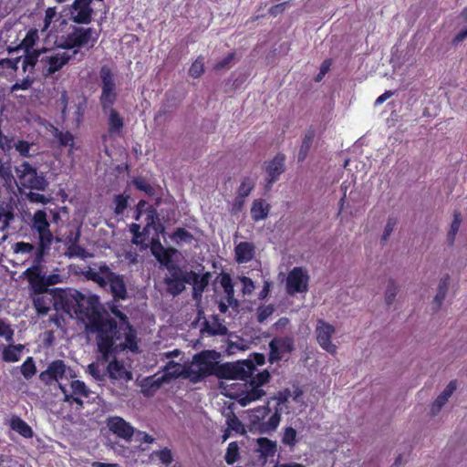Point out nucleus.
<instances>
[{
	"label": "nucleus",
	"mask_w": 467,
	"mask_h": 467,
	"mask_svg": "<svg viewBox=\"0 0 467 467\" xmlns=\"http://www.w3.org/2000/svg\"><path fill=\"white\" fill-rule=\"evenodd\" d=\"M97 346L101 359L109 364L106 368L109 377L113 380L128 382L131 373L124 364L117 359V355L125 349L135 352L138 349L136 335L126 327L124 337L118 334L115 324L99 321L95 325Z\"/></svg>",
	"instance_id": "obj_1"
},
{
	"label": "nucleus",
	"mask_w": 467,
	"mask_h": 467,
	"mask_svg": "<svg viewBox=\"0 0 467 467\" xmlns=\"http://www.w3.org/2000/svg\"><path fill=\"white\" fill-rule=\"evenodd\" d=\"M216 370L215 352L203 351L196 354L192 361L186 365V379L197 383L214 374Z\"/></svg>",
	"instance_id": "obj_5"
},
{
	"label": "nucleus",
	"mask_w": 467,
	"mask_h": 467,
	"mask_svg": "<svg viewBox=\"0 0 467 467\" xmlns=\"http://www.w3.org/2000/svg\"><path fill=\"white\" fill-rule=\"evenodd\" d=\"M254 187V182L250 178H244L237 190V195L246 198Z\"/></svg>",
	"instance_id": "obj_48"
},
{
	"label": "nucleus",
	"mask_w": 467,
	"mask_h": 467,
	"mask_svg": "<svg viewBox=\"0 0 467 467\" xmlns=\"http://www.w3.org/2000/svg\"><path fill=\"white\" fill-rule=\"evenodd\" d=\"M269 346L274 352H291L294 348V339L291 337H275Z\"/></svg>",
	"instance_id": "obj_31"
},
{
	"label": "nucleus",
	"mask_w": 467,
	"mask_h": 467,
	"mask_svg": "<svg viewBox=\"0 0 467 467\" xmlns=\"http://www.w3.org/2000/svg\"><path fill=\"white\" fill-rule=\"evenodd\" d=\"M41 261L42 260L37 262L36 256L34 260V265L31 267L27 268L25 272V275L30 285V289L34 294L43 293L45 274L42 273V270L39 266Z\"/></svg>",
	"instance_id": "obj_17"
},
{
	"label": "nucleus",
	"mask_w": 467,
	"mask_h": 467,
	"mask_svg": "<svg viewBox=\"0 0 467 467\" xmlns=\"http://www.w3.org/2000/svg\"><path fill=\"white\" fill-rule=\"evenodd\" d=\"M211 274L206 272L202 275L193 271H189L187 284L192 285V297L194 300L199 301L204 289L209 285Z\"/></svg>",
	"instance_id": "obj_18"
},
{
	"label": "nucleus",
	"mask_w": 467,
	"mask_h": 467,
	"mask_svg": "<svg viewBox=\"0 0 467 467\" xmlns=\"http://www.w3.org/2000/svg\"><path fill=\"white\" fill-rule=\"evenodd\" d=\"M165 284L167 291L172 296H177L184 290L187 283L182 280L165 279Z\"/></svg>",
	"instance_id": "obj_41"
},
{
	"label": "nucleus",
	"mask_w": 467,
	"mask_h": 467,
	"mask_svg": "<svg viewBox=\"0 0 467 467\" xmlns=\"http://www.w3.org/2000/svg\"><path fill=\"white\" fill-rule=\"evenodd\" d=\"M106 425L109 431L125 441H130L135 433V429L130 423L119 416L109 417Z\"/></svg>",
	"instance_id": "obj_14"
},
{
	"label": "nucleus",
	"mask_w": 467,
	"mask_h": 467,
	"mask_svg": "<svg viewBox=\"0 0 467 467\" xmlns=\"http://www.w3.org/2000/svg\"><path fill=\"white\" fill-rule=\"evenodd\" d=\"M57 7H48L46 10L45 17H44V26L42 27V31H46L49 27V26L51 25V23L57 16Z\"/></svg>",
	"instance_id": "obj_61"
},
{
	"label": "nucleus",
	"mask_w": 467,
	"mask_h": 467,
	"mask_svg": "<svg viewBox=\"0 0 467 467\" xmlns=\"http://www.w3.org/2000/svg\"><path fill=\"white\" fill-rule=\"evenodd\" d=\"M35 295L36 296L33 298V303L37 314L42 316L47 315L53 304V297L45 293Z\"/></svg>",
	"instance_id": "obj_27"
},
{
	"label": "nucleus",
	"mask_w": 467,
	"mask_h": 467,
	"mask_svg": "<svg viewBox=\"0 0 467 467\" xmlns=\"http://www.w3.org/2000/svg\"><path fill=\"white\" fill-rule=\"evenodd\" d=\"M23 349V345H10L4 348L3 359L5 362H16L21 358Z\"/></svg>",
	"instance_id": "obj_35"
},
{
	"label": "nucleus",
	"mask_w": 467,
	"mask_h": 467,
	"mask_svg": "<svg viewBox=\"0 0 467 467\" xmlns=\"http://www.w3.org/2000/svg\"><path fill=\"white\" fill-rule=\"evenodd\" d=\"M171 240L177 244L179 243H191L193 236L191 233L183 228H178L171 236Z\"/></svg>",
	"instance_id": "obj_43"
},
{
	"label": "nucleus",
	"mask_w": 467,
	"mask_h": 467,
	"mask_svg": "<svg viewBox=\"0 0 467 467\" xmlns=\"http://www.w3.org/2000/svg\"><path fill=\"white\" fill-rule=\"evenodd\" d=\"M302 395V391L299 389H296L293 394L285 389L279 392L277 396L274 398L276 401V407L275 412L268 417L270 410L268 407H259L251 411L250 420L253 425L257 426L262 432H269L275 431L281 420V414L283 412H288L287 402L290 397L295 401H297L298 398Z\"/></svg>",
	"instance_id": "obj_3"
},
{
	"label": "nucleus",
	"mask_w": 467,
	"mask_h": 467,
	"mask_svg": "<svg viewBox=\"0 0 467 467\" xmlns=\"http://www.w3.org/2000/svg\"><path fill=\"white\" fill-rule=\"evenodd\" d=\"M39 71L45 78L52 77L61 70L70 59L72 55L66 48L37 49Z\"/></svg>",
	"instance_id": "obj_4"
},
{
	"label": "nucleus",
	"mask_w": 467,
	"mask_h": 467,
	"mask_svg": "<svg viewBox=\"0 0 467 467\" xmlns=\"http://www.w3.org/2000/svg\"><path fill=\"white\" fill-rule=\"evenodd\" d=\"M234 255L238 264L248 263L255 255V246L250 242H241L234 248Z\"/></svg>",
	"instance_id": "obj_22"
},
{
	"label": "nucleus",
	"mask_w": 467,
	"mask_h": 467,
	"mask_svg": "<svg viewBox=\"0 0 467 467\" xmlns=\"http://www.w3.org/2000/svg\"><path fill=\"white\" fill-rule=\"evenodd\" d=\"M59 389L64 395L63 400L72 405L76 403L79 408L83 407L81 398H88L90 394V389L87 385L78 379L71 380L69 386L65 383H59Z\"/></svg>",
	"instance_id": "obj_11"
},
{
	"label": "nucleus",
	"mask_w": 467,
	"mask_h": 467,
	"mask_svg": "<svg viewBox=\"0 0 467 467\" xmlns=\"http://www.w3.org/2000/svg\"><path fill=\"white\" fill-rule=\"evenodd\" d=\"M74 378H76L75 371L60 359L52 361L39 375L40 380L46 385H51L54 382L63 383L64 379L68 380Z\"/></svg>",
	"instance_id": "obj_9"
},
{
	"label": "nucleus",
	"mask_w": 467,
	"mask_h": 467,
	"mask_svg": "<svg viewBox=\"0 0 467 467\" xmlns=\"http://www.w3.org/2000/svg\"><path fill=\"white\" fill-rule=\"evenodd\" d=\"M20 183L25 188L45 191L48 183L44 176L38 175L35 168L24 161L16 168Z\"/></svg>",
	"instance_id": "obj_10"
},
{
	"label": "nucleus",
	"mask_w": 467,
	"mask_h": 467,
	"mask_svg": "<svg viewBox=\"0 0 467 467\" xmlns=\"http://www.w3.org/2000/svg\"><path fill=\"white\" fill-rule=\"evenodd\" d=\"M91 0H75L70 9V19L78 24L91 22L93 9Z\"/></svg>",
	"instance_id": "obj_15"
},
{
	"label": "nucleus",
	"mask_w": 467,
	"mask_h": 467,
	"mask_svg": "<svg viewBox=\"0 0 467 467\" xmlns=\"http://www.w3.org/2000/svg\"><path fill=\"white\" fill-rule=\"evenodd\" d=\"M107 285L109 286L110 292L115 300H124L127 298V287L124 277L110 270L107 279Z\"/></svg>",
	"instance_id": "obj_19"
},
{
	"label": "nucleus",
	"mask_w": 467,
	"mask_h": 467,
	"mask_svg": "<svg viewBox=\"0 0 467 467\" xmlns=\"http://www.w3.org/2000/svg\"><path fill=\"white\" fill-rule=\"evenodd\" d=\"M270 206L262 199L254 200L251 207V217L254 221L264 220L268 216Z\"/></svg>",
	"instance_id": "obj_29"
},
{
	"label": "nucleus",
	"mask_w": 467,
	"mask_h": 467,
	"mask_svg": "<svg viewBox=\"0 0 467 467\" xmlns=\"http://www.w3.org/2000/svg\"><path fill=\"white\" fill-rule=\"evenodd\" d=\"M73 299L76 301L78 307H80L84 302H87L93 311L96 310L97 305L99 304V297L97 296H88V297H85L78 293L77 296H74Z\"/></svg>",
	"instance_id": "obj_47"
},
{
	"label": "nucleus",
	"mask_w": 467,
	"mask_h": 467,
	"mask_svg": "<svg viewBox=\"0 0 467 467\" xmlns=\"http://www.w3.org/2000/svg\"><path fill=\"white\" fill-rule=\"evenodd\" d=\"M0 178L3 180L4 184L10 187L15 182V178L8 163H4L0 160Z\"/></svg>",
	"instance_id": "obj_38"
},
{
	"label": "nucleus",
	"mask_w": 467,
	"mask_h": 467,
	"mask_svg": "<svg viewBox=\"0 0 467 467\" xmlns=\"http://www.w3.org/2000/svg\"><path fill=\"white\" fill-rule=\"evenodd\" d=\"M315 138V131L313 130H309L306 132L302 144L300 146L299 151H298V161H303L306 160L309 150L312 146L313 140Z\"/></svg>",
	"instance_id": "obj_37"
},
{
	"label": "nucleus",
	"mask_w": 467,
	"mask_h": 467,
	"mask_svg": "<svg viewBox=\"0 0 467 467\" xmlns=\"http://www.w3.org/2000/svg\"><path fill=\"white\" fill-rule=\"evenodd\" d=\"M50 223L45 211H36L32 218V229L38 234V246L36 249V261L42 260L44 254L49 250L54 235L49 229Z\"/></svg>",
	"instance_id": "obj_6"
},
{
	"label": "nucleus",
	"mask_w": 467,
	"mask_h": 467,
	"mask_svg": "<svg viewBox=\"0 0 467 467\" xmlns=\"http://www.w3.org/2000/svg\"><path fill=\"white\" fill-rule=\"evenodd\" d=\"M55 138L57 140L59 144L64 147H70L69 152H71L74 146V136L70 132L56 131Z\"/></svg>",
	"instance_id": "obj_44"
},
{
	"label": "nucleus",
	"mask_w": 467,
	"mask_h": 467,
	"mask_svg": "<svg viewBox=\"0 0 467 467\" xmlns=\"http://www.w3.org/2000/svg\"><path fill=\"white\" fill-rule=\"evenodd\" d=\"M240 283L242 284V292L244 295H251L254 290V284L253 280L246 276L239 277Z\"/></svg>",
	"instance_id": "obj_62"
},
{
	"label": "nucleus",
	"mask_w": 467,
	"mask_h": 467,
	"mask_svg": "<svg viewBox=\"0 0 467 467\" xmlns=\"http://www.w3.org/2000/svg\"><path fill=\"white\" fill-rule=\"evenodd\" d=\"M462 223V217L460 213H455L453 215V221L451 224L450 231L448 233V239L451 243H452L455 239V236L459 231L460 225Z\"/></svg>",
	"instance_id": "obj_53"
},
{
	"label": "nucleus",
	"mask_w": 467,
	"mask_h": 467,
	"mask_svg": "<svg viewBox=\"0 0 467 467\" xmlns=\"http://www.w3.org/2000/svg\"><path fill=\"white\" fill-rule=\"evenodd\" d=\"M38 40V33L37 30H30L27 32L26 37L23 39L21 46L26 50V53L30 48L35 46L36 42Z\"/></svg>",
	"instance_id": "obj_52"
},
{
	"label": "nucleus",
	"mask_w": 467,
	"mask_h": 467,
	"mask_svg": "<svg viewBox=\"0 0 467 467\" xmlns=\"http://www.w3.org/2000/svg\"><path fill=\"white\" fill-rule=\"evenodd\" d=\"M36 366L33 358L28 357L21 366V373L26 379H30L36 374Z\"/></svg>",
	"instance_id": "obj_50"
},
{
	"label": "nucleus",
	"mask_w": 467,
	"mask_h": 467,
	"mask_svg": "<svg viewBox=\"0 0 467 467\" xmlns=\"http://www.w3.org/2000/svg\"><path fill=\"white\" fill-rule=\"evenodd\" d=\"M202 333H206L209 336H223L228 332L227 327L220 321L217 316H213L210 319L204 322Z\"/></svg>",
	"instance_id": "obj_25"
},
{
	"label": "nucleus",
	"mask_w": 467,
	"mask_h": 467,
	"mask_svg": "<svg viewBox=\"0 0 467 467\" xmlns=\"http://www.w3.org/2000/svg\"><path fill=\"white\" fill-rule=\"evenodd\" d=\"M152 456L157 457L158 460L166 466L170 465L173 461L172 453L171 450L167 448L153 451Z\"/></svg>",
	"instance_id": "obj_51"
},
{
	"label": "nucleus",
	"mask_w": 467,
	"mask_h": 467,
	"mask_svg": "<svg viewBox=\"0 0 467 467\" xmlns=\"http://www.w3.org/2000/svg\"><path fill=\"white\" fill-rule=\"evenodd\" d=\"M309 275L302 267H294L287 275L285 288L289 296L306 293L308 290Z\"/></svg>",
	"instance_id": "obj_13"
},
{
	"label": "nucleus",
	"mask_w": 467,
	"mask_h": 467,
	"mask_svg": "<svg viewBox=\"0 0 467 467\" xmlns=\"http://www.w3.org/2000/svg\"><path fill=\"white\" fill-rule=\"evenodd\" d=\"M14 147L16 150V151L23 157H31L34 155V153L31 152L34 148V144L29 143L26 140L15 141Z\"/></svg>",
	"instance_id": "obj_42"
},
{
	"label": "nucleus",
	"mask_w": 467,
	"mask_h": 467,
	"mask_svg": "<svg viewBox=\"0 0 467 467\" xmlns=\"http://www.w3.org/2000/svg\"><path fill=\"white\" fill-rule=\"evenodd\" d=\"M104 114L108 116V127L110 134H120L124 127L123 118L111 106L109 109H102Z\"/></svg>",
	"instance_id": "obj_23"
},
{
	"label": "nucleus",
	"mask_w": 467,
	"mask_h": 467,
	"mask_svg": "<svg viewBox=\"0 0 467 467\" xmlns=\"http://www.w3.org/2000/svg\"><path fill=\"white\" fill-rule=\"evenodd\" d=\"M64 278V275H60L58 271H56L49 275L45 274L43 293H46L47 291L48 286L63 283Z\"/></svg>",
	"instance_id": "obj_40"
},
{
	"label": "nucleus",
	"mask_w": 467,
	"mask_h": 467,
	"mask_svg": "<svg viewBox=\"0 0 467 467\" xmlns=\"http://www.w3.org/2000/svg\"><path fill=\"white\" fill-rule=\"evenodd\" d=\"M221 285L227 297V302L231 306H237V300L234 298V289L232 283V278L229 275L222 276Z\"/></svg>",
	"instance_id": "obj_36"
},
{
	"label": "nucleus",
	"mask_w": 467,
	"mask_h": 467,
	"mask_svg": "<svg viewBox=\"0 0 467 467\" xmlns=\"http://www.w3.org/2000/svg\"><path fill=\"white\" fill-rule=\"evenodd\" d=\"M449 285H450L449 275H444L443 277L441 278L439 285H438L437 294L434 296L433 302H432V307L435 311L439 310L440 307L441 306V305L446 297V295H447V292L449 289Z\"/></svg>",
	"instance_id": "obj_28"
},
{
	"label": "nucleus",
	"mask_w": 467,
	"mask_h": 467,
	"mask_svg": "<svg viewBox=\"0 0 467 467\" xmlns=\"http://www.w3.org/2000/svg\"><path fill=\"white\" fill-rule=\"evenodd\" d=\"M36 249L32 244L25 242H17L12 245L13 252L22 255H27L33 252L36 254Z\"/></svg>",
	"instance_id": "obj_39"
},
{
	"label": "nucleus",
	"mask_w": 467,
	"mask_h": 467,
	"mask_svg": "<svg viewBox=\"0 0 467 467\" xmlns=\"http://www.w3.org/2000/svg\"><path fill=\"white\" fill-rule=\"evenodd\" d=\"M99 78L101 80V95L99 98V103L101 105V109H109L114 105L118 97L115 77L109 67L102 66L99 70Z\"/></svg>",
	"instance_id": "obj_8"
},
{
	"label": "nucleus",
	"mask_w": 467,
	"mask_h": 467,
	"mask_svg": "<svg viewBox=\"0 0 467 467\" xmlns=\"http://www.w3.org/2000/svg\"><path fill=\"white\" fill-rule=\"evenodd\" d=\"M181 354V351L174 349L172 351H167L161 354L162 358L168 360L164 367V377L178 378L183 377L186 379V365H182L179 362H175L171 358Z\"/></svg>",
	"instance_id": "obj_16"
},
{
	"label": "nucleus",
	"mask_w": 467,
	"mask_h": 467,
	"mask_svg": "<svg viewBox=\"0 0 467 467\" xmlns=\"http://www.w3.org/2000/svg\"><path fill=\"white\" fill-rule=\"evenodd\" d=\"M204 71V62L202 57H198L196 60L192 64L189 74L191 77L197 78H200Z\"/></svg>",
	"instance_id": "obj_49"
},
{
	"label": "nucleus",
	"mask_w": 467,
	"mask_h": 467,
	"mask_svg": "<svg viewBox=\"0 0 467 467\" xmlns=\"http://www.w3.org/2000/svg\"><path fill=\"white\" fill-rule=\"evenodd\" d=\"M10 427L13 431L19 433L25 438H31L33 436V431L31 427L18 416H12L10 419Z\"/></svg>",
	"instance_id": "obj_30"
},
{
	"label": "nucleus",
	"mask_w": 467,
	"mask_h": 467,
	"mask_svg": "<svg viewBox=\"0 0 467 467\" xmlns=\"http://www.w3.org/2000/svg\"><path fill=\"white\" fill-rule=\"evenodd\" d=\"M109 309H110V312L115 317L119 318V320L121 321L120 325L118 327L117 323L114 320L98 317H94L93 321L90 324L89 329H90L91 332H95L96 333L95 325H96L97 322H99V321H109V322H112L113 324H115L116 329H117V331H119L118 334L120 335L121 337H124V333L126 332L125 330H126V327L127 326L129 327V329L132 333H134L136 335V332L130 326V324H129V322L127 320V317L118 308V306H109Z\"/></svg>",
	"instance_id": "obj_20"
},
{
	"label": "nucleus",
	"mask_w": 467,
	"mask_h": 467,
	"mask_svg": "<svg viewBox=\"0 0 467 467\" xmlns=\"http://www.w3.org/2000/svg\"><path fill=\"white\" fill-rule=\"evenodd\" d=\"M168 270L169 275L166 276L165 279L182 280L184 282L188 279L189 271H183L182 268L174 265L168 267Z\"/></svg>",
	"instance_id": "obj_46"
},
{
	"label": "nucleus",
	"mask_w": 467,
	"mask_h": 467,
	"mask_svg": "<svg viewBox=\"0 0 467 467\" xmlns=\"http://www.w3.org/2000/svg\"><path fill=\"white\" fill-rule=\"evenodd\" d=\"M257 451L265 460L269 457H273L276 452V442L267 438H259L257 440Z\"/></svg>",
	"instance_id": "obj_32"
},
{
	"label": "nucleus",
	"mask_w": 467,
	"mask_h": 467,
	"mask_svg": "<svg viewBox=\"0 0 467 467\" xmlns=\"http://www.w3.org/2000/svg\"><path fill=\"white\" fill-rule=\"evenodd\" d=\"M228 429L236 432L244 431V426L235 415L229 416L227 419Z\"/></svg>",
	"instance_id": "obj_64"
},
{
	"label": "nucleus",
	"mask_w": 467,
	"mask_h": 467,
	"mask_svg": "<svg viewBox=\"0 0 467 467\" xmlns=\"http://www.w3.org/2000/svg\"><path fill=\"white\" fill-rule=\"evenodd\" d=\"M21 57L16 58H1L0 65L1 67L9 68L14 71H16L18 68V63L21 61Z\"/></svg>",
	"instance_id": "obj_63"
},
{
	"label": "nucleus",
	"mask_w": 467,
	"mask_h": 467,
	"mask_svg": "<svg viewBox=\"0 0 467 467\" xmlns=\"http://www.w3.org/2000/svg\"><path fill=\"white\" fill-rule=\"evenodd\" d=\"M275 311L271 305L260 306L257 310V320L260 323L265 322Z\"/></svg>",
	"instance_id": "obj_58"
},
{
	"label": "nucleus",
	"mask_w": 467,
	"mask_h": 467,
	"mask_svg": "<svg viewBox=\"0 0 467 467\" xmlns=\"http://www.w3.org/2000/svg\"><path fill=\"white\" fill-rule=\"evenodd\" d=\"M115 203V213L122 214L128 206V200L121 194H119L114 199Z\"/></svg>",
	"instance_id": "obj_60"
},
{
	"label": "nucleus",
	"mask_w": 467,
	"mask_h": 467,
	"mask_svg": "<svg viewBox=\"0 0 467 467\" xmlns=\"http://www.w3.org/2000/svg\"><path fill=\"white\" fill-rule=\"evenodd\" d=\"M398 291L397 285L394 282H389L385 293V302L387 305H391L394 302Z\"/></svg>",
	"instance_id": "obj_56"
},
{
	"label": "nucleus",
	"mask_w": 467,
	"mask_h": 467,
	"mask_svg": "<svg viewBox=\"0 0 467 467\" xmlns=\"http://www.w3.org/2000/svg\"><path fill=\"white\" fill-rule=\"evenodd\" d=\"M284 171L285 156L278 154L273 160H271L265 166L268 188L272 186V184L278 179V177L284 172Z\"/></svg>",
	"instance_id": "obj_21"
},
{
	"label": "nucleus",
	"mask_w": 467,
	"mask_h": 467,
	"mask_svg": "<svg viewBox=\"0 0 467 467\" xmlns=\"http://www.w3.org/2000/svg\"><path fill=\"white\" fill-rule=\"evenodd\" d=\"M37 56V50L35 49L32 51H28L26 55L21 59L22 69L24 73H33L36 67L37 70H39V62Z\"/></svg>",
	"instance_id": "obj_33"
},
{
	"label": "nucleus",
	"mask_w": 467,
	"mask_h": 467,
	"mask_svg": "<svg viewBox=\"0 0 467 467\" xmlns=\"http://www.w3.org/2000/svg\"><path fill=\"white\" fill-rule=\"evenodd\" d=\"M315 333L319 347L327 353L335 355L337 346L333 343L332 337L336 333V327L323 319H317Z\"/></svg>",
	"instance_id": "obj_12"
},
{
	"label": "nucleus",
	"mask_w": 467,
	"mask_h": 467,
	"mask_svg": "<svg viewBox=\"0 0 467 467\" xmlns=\"http://www.w3.org/2000/svg\"><path fill=\"white\" fill-rule=\"evenodd\" d=\"M99 39V32L91 27H73L72 31L69 32L65 39L64 48H92Z\"/></svg>",
	"instance_id": "obj_7"
},
{
	"label": "nucleus",
	"mask_w": 467,
	"mask_h": 467,
	"mask_svg": "<svg viewBox=\"0 0 467 467\" xmlns=\"http://www.w3.org/2000/svg\"><path fill=\"white\" fill-rule=\"evenodd\" d=\"M255 370V365L251 359L237 361L227 366L226 371L229 378L244 381L248 380V385L245 384V389L236 394V399L243 407L260 400L265 395L261 387L268 381L269 372L264 370L254 375Z\"/></svg>",
	"instance_id": "obj_2"
},
{
	"label": "nucleus",
	"mask_w": 467,
	"mask_h": 467,
	"mask_svg": "<svg viewBox=\"0 0 467 467\" xmlns=\"http://www.w3.org/2000/svg\"><path fill=\"white\" fill-rule=\"evenodd\" d=\"M239 457V447L235 441L230 442L226 453L224 456V460L228 464H234Z\"/></svg>",
	"instance_id": "obj_45"
},
{
	"label": "nucleus",
	"mask_w": 467,
	"mask_h": 467,
	"mask_svg": "<svg viewBox=\"0 0 467 467\" xmlns=\"http://www.w3.org/2000/svg\"><path fill=\"white\" fill-rule=\"evenodd\" d=\"M68 255L70 257H78L81 259H85L89 256V254L81 246L78 244H71L68 247Z\"/></svg>",
	"instance_id": "obj_59"
},
{
	"label": "nucleus",
	"mask_w": 467,
	"mask_h": 467,
	"mask_svg": "<svg viewBox=\"0 0 467 467\" xmlns=\"http://www.w3.org/2000/svg\"><path fill=\"white\" fill-rule=\"evenodd\" d=\"M145 214V221L146 225L143 229V232L149 233L150 229H152L156 235H159V234H162L164 232V226L160 222L157 211L152 208L149 207L144 212Z\"/></svg>",
	"instance_id": "obj_24"
},
{
	"label": "nucleus",
	"mask_w": 467,
	"mask_h": 467,
	"mask_svg": "<svg viewBox=\"0 0 467 467\" xmlns=\"http://www.w3.org/2000/svg\"><path fill=\"white\" fill-rule=\"evenodd\" d=\"M109 273H110L109 267L106 264H100L98 270L89 268L86 273V276L99 286L105 287L107 286Z\"/></svg>",
	"instance_id": "obj_26"
},
{
	"label": "nucleus",
	"mask_w": 467,
	"mask_h": 467,
	"mask_svg": "<svg viewBox=\"0 0 467 467\" xmlns=\"http://www.w3.org/2000/svg\"><path fill=\"white\" fill-rule=\"evenodd\" d=\"M88 372L97 380H103L105 377L104 368H101L99 363L89 364Z\"/></svg>",
	"instance_id": "obj_57"
},
{
	"label": "nucleus",
	"mask_w": 467,
	"mask_h": 467,
	"mask_svg": "<svg viewBox=\"0 0 467 467\" xmlns=\"http://www.w3.org/2000/svg\"><path fill=\"white\" fill-rule=\"evenodd\" d=\"M150 252L161 264L167 263L170 260V255L159 241L158 236L151 238Z\"/></svg>",
	"instance_id": "obj_34"
},
{
	"label": "nucleus",
	"mask_w": 467,
	"mask_h": 467,
	"mask_svg": "<svg viewBox=\"0 0 467 467\" xmlns=\"http://www.w3.org/2000/svg\"><path fill=\"white\" fill-rule=\"evenodd\" d=\"M282 441L285 445L294 447L296 441V431L292 427L285 428Z\"/></svg>",
	"instance_id": "obj_54"
},
{
	"label": "nucleus",
	"mask_w": 467,
	"mask_h": 467,
	"mask_svg": "<svg viewBox=\"0 0 467 467\" xmlns=\"http://www.w3.org/2000/svg\"><path fill=\"white\" fill-rule=\"evenodd\" d=\"M34 82V78H31L29 75H27L26 78H24L22 80L16 82L14 85L11 86V92H16L17 90H27L30 88Z\"/></svg>",
	"instance_id": "obj_55"
}]
</instances>
